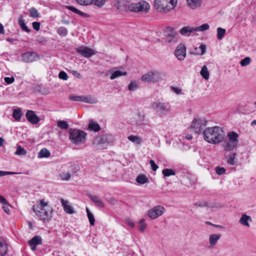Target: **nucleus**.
Wrapping results in <instances>:
<instances>
[{
	"label": "nucleus",
	"mask_w": 256,
	"mask_h": 256,
	"mask_svg": "<svg viewBox=\"0 0 256 256\" xmlns=\"http://www.w3.org/2000/svg\"><path fill=\"white\" fill-rule=\"evenodd\" d=\"M202 134L206 141L213 144L220 143L224 138L223 131L218 126L206 128Z\"/></svg>",
	"instance_id": "1"
},
{
	"label": "nucleus",
	"mask_w": 256,
	"mask_h": 256,
	"mask_svg": "<svg viewBox=\"0 0 256 256\" xmlns=\"http://www.w3.org/2000/svg\"><path fill=\"white\" fill-rule=\"evenodd\" d=\"M177 4V0H155L154 6L158 11L168 12L174 9Z\"/></svg>",
	"instance_id": "2"
},
{
	"label": "nucleus",
	"mask_w": 256,
	"mask_h": 256,
	"mask_svg": "<svg viewBox=\"0 0 256 256\" xmlns=\"http://www.w3.org/2000/svg\"><path fill=\"white\" fill-rule=\"evenodd\" d=\"M152 108L161 118L169 114L171 110L169 103L164 102L159 100L152 102Z\"/></svg>",
	"instance_id": "3"
},
{
	"label": "nucleus",
	"mask_w": 256,
	"mask_h": 256,
	"mask_svg": "<svg viewBox=\"0 0 256 256\" xmlns=\"http://www.w3.org/2000/svg\"><path fill=\"white\" fill-rule=\"evenodd\" d=\"M70 140L74 144H84L86 140V133L78 129L70 128L69 130Z\"/></svg>",
	"instance_id": "4"
},
{
	"label": "nucleus",
	"mask_w": 256,
	"mask_h": 256,
	"mask_svg": "<svg viewBox=\"0 0 256 256\" xmlns=\"http://www.w3.org/2000/svg\"><path fill=\"white\" fill-rule=\"evenodd\" d=\"M32 210L36 215L44 222L50 220L52 217V212L50 208H39V206H34Z\"/></svg>",
	"instance_id": "5"
},
{
	"label": "nucleus",
	"mask_w": 256,
	"mask_h": 256,
	"mask_svg": "<svg viewBox=\"0 0 256 256\" xmlns=\"http://www.w3.org/2000/svg\"><path fill=\"white\" fill-rule=\"evenodd\" d=\"M150 8L148 2L144 0L140 1L138 2L132 3L128 6V9L132 12H148Z\"/></svg>",
	"instance_id": "6"
},
{
	"label": "nucleus",
	"mask_w": 256,
	"mask_h": 256,
	"mask_svg": "<svg viewBox=\"0 0 256 256\" xmlns=\"http://www.w3.org/2000/svg\"><path fill=\"white\" fill-rule=\"evenodd\" d=\"M162 79V74L160 72H150L142 76V81L147 82H156Z\"/></svg>",
	"instance_id": "7"
},
{
	"label": "nucleus",
	"mask_w": 256,
	"mask_h": 256,
	"mask_svg": "<svg viewBox=\"0 0 256 256\" xmlns=\"http://www.w3.org/2000/svg\"><path fill=\"white\" fill-rule=\"evenodd\" d=\"M207 122L201 118H195L192 122L190 128L196 134L200 133L206 125Z\"/></svg>",
	"instance_id": "8"
},
{
	"label": "nucleus",
	"mask_w": 256,
	"mask_h": 256,
	"mask_svg": "<svg viewBox=\"0 0 256 256\" xmlns=\"http://www.w3.org/2000/svg\"><path fill=\"white\" fill-rule=\"evenodd\" d=\"M165 208L164 206L157 205L148 210L147 216L152 220H154L161 216Z\"/></svg>",
	"instance_id": "9"
},
{
	"label": "nucleus",
	"mask_w": 256,
	"mask_h": 256,
	"mask_svg": "<svg viewBox=\"0 0 256 256\" xmlns=\"http://www.w3.org/2000/svg\"><path fill=\"white\" fill-rule=\"evenodd\" d=\"M76 52L79 54L86 58H90L96 54L94 50L84 46L78 48L76 49Z\"/></svg>",
	"instance_id": "10"
},
{
	"label": "nucleus",
	"mask_w": 256,
	"mask_h": 256,
	"mask_svg": "<svg viewBox=\"0 0 256 256\" xmlns=\"http://www.w3.org/2000/svg\"><path fill=\"white\" fill-rule=\"evenodd\" d=\"M166 37V41L168 42H177V33L171 27H168L164 31Z\"/></svg>",
	"instance_id": "11"
},
{
	"label": "nucleus",
	"mask_w": 256,
	"mask_h": 256,
	"mask_svg": "<svg viewBox=\"0 0 256 256\" xmlns=\"http://www.w3.org/2000/svg\"><path fill=\"white\" fill-rule=\"evenodd\" d=\"M92 144L96 150H102L106 146L104 134L98 136L94 138Z\"/></svg>",
	"instance_id": "12"
},
{
	"label": "nucleus",
	"mask_w": 256,
	"mask_h": 256,
	"mask_svg": "<svg viewBox=\"0 0 256 256\" xmlns=\"http://www.w3.org/2000/svg\"><path fill=\"white\" fill-rule=\"evenodd\" d=\"M39 58V56L33 52H26L22 55V60L26 63L32 62L38 60Z\"/></svg>",
	"instance_id": "13"
},
{
	"label": "nucleus",
	"mask_w": 256,
	"mask_h": 256,
	"mask_svg": "<svg viewBox=\"0 0 256 256\" xmlns=\"http://www.w3.org/2000/svg\"><path fill=\"white\" fill-rule=\"evenodd\" d=\"M186 46L184 44H180L176 47L174 55L179 60H182L186 56Z\"/></svg>",
	"instance_id": "14"
},
{
	"label": "nucleus",
	"mask_w": 256,
	"mask_h": 256,
	"mask_svg": "<svg viewBox=\"0 0 256 256\" xmlns=\"http://www.w3.org/2000/svg\"><path fill=\"white\" fill-rule=\"evenodd\" d=\"M26 116L27 120L32 124H37L40 121V118L32 110H28Z\"/></svg>",
	"instance_id": "15"
},
{
	"label": "nucleus",
	"mask_w": 256,
	"mask_h": 256,
	"mask_svg": "<svg viewBox=\"0 0 256 256\" xmlns=\"http://www.w3.org/2000/svg\"><path fill=\"white\" fill-rule=\"evenodd\" d=\"M62 204L66 212L69 214L74 213V210L71 205L70 204L68 201L64 200L63 198L60 199Z\"/></svg>",
	"instance_id": "16"
},
{
	"label": "nucleus",
	"mask_w": 256,
	"mask_h": 256,
	"mask_svg": "<svg viewBox=\"0 0 256 256\" xmlns=\"http://www.w3.org/2000/svg\"><path fill=\"white\" fill-rule=\"evenodd\" d=\"M116 69V68L110 69L108 72L110 74H111V76H110V80H114L117 78L122 76L127 75L126 72H122L120 70H115Z\"/></svg>",
	"instance_id": "17"
},
{
	"label": "nucleus",
	"mask_w": 256,
	"mask_h": 256,
	"mask_svg": "<svg viewBox=\"0 0 256 256\" xmlns=\"http://www.w3.org/2000/svg\"><path fill=\"white\" fill-rule=\"evenodd\" d=\"M236 156L237 154L235 152L229 154L226 156V162L230 166L235 165L237 162Z\"/></svg>",
	"instance_id": "18"
},
{
	"label": "nucleus",
	"mask_w": 256,
	"mask_h": 256,
	"mask_svg": "<svg viewBox=\"0 0 256 256\" xmlns=\"http://www.w3.org/2000/svg\"><path fill=\"white\" fill-rule=\"evenodd\" d=\"M146 116L143 112H138L136 116V124L138 126H142L146 124Z\"/></svg>",
	"instance_id": "19"
},
{
	"label": "nucleus",
	"mask_w": 256,
	"mask_h": 256,
	"mask_svg": "<svg viewBox=\"0 0 256 256\" xmlns=\"http://www.w3.org/2000/svg\"><path fill=\"white\" fill-rule=\"evenodd\" d=\"M8 252V247L5 240L0 237V256H5Z\"/></svg>",
	"instance_id": "20"
},
{
	"label": "nucleus",
	"mask_w": 256,
	"mask_h": 256,
	"mask_svg": "<svg viewBox=\"0 0 256 256\" xmlns=\"http://www.w3.org/2000/svg\"><path fill=\"white\" fill-rule=\"evenodd\" d=\"M238 147V144L233 143L232 142H226L224 144V150L226 152H230Z\"/></svg>",
	"instance_id": "21"
},
{
	"label": "nucleus",
	"mask_w": 256,
	"mask_h": 256,
	"mask_svg": "<svg viewBox=\"0 0 256 256\" xmlns=\"http://www.w3.org/2000/svg\"><path fill=\"white\" fill-rule=\"evenodd\" d=\"M188 6L192 9H196L202 4L201 0H186Z\"/></svg>",
	"instance_id": "22"
},
{
	"label": "nucleus",
	"mask_w": 256,
	"mask_h": 256,
	"mask_svg": "<svg viewBox=\"0 0 256 256\" xmlns=\"http://www.w3.org/2000/svg\"><path fill=\"white\" fill-rule=\"evenodd\" d=\"M89 198L94 203L96 206L100 208L104 207V204L98 196H96L90 195Z\"/></svg>",
	"instance_id": "23"
},
{
	"label": "nucleus",
	"mask_w": 256,
	"mask_h": 256,
	"mask_svg": "<svg viewBox=\"0 0 256 256\" xmlns=\"http://www.w3.org/2000/svg\"><path fill=\"white\" fill-rule=\"evenodd\" d=\"M66 8L78 15L82 16L83 17L88 18L90 16L88 14L81 12L80 10H78L73 6H66Z\"/></svg>",
	"instance_id": "24"
},
{
	"label": "nucleus",
	"mask_w": 256,
	"mask_h": 256,
	"mask_svg": "<svg viewBox=\"0 0 256 256\" xmlns=\"http://www.w3.org/2000/svg\"><path fill=\"white\" fill-rule=\"evenodd\" d=\"M88 129L90 130L97 132L100 130V127L97 122L93 120H90L88 124Z\"/></svg>",
	"instance_id": "25"
},
{
	"label": "nucleus",
	"mask_w": 256,
	"mask_h": 256,
	"mask_svg": "<svg viewBox=\"0 0 256 256\" xmlns=\"http://www.w3.org/2000/svg\"><path fill=\"white\" fill-rule=\"evenodd\" d=\"M194 32V28L190 26H184L180 29V32L183 36H190L191 33Z\"/></svg>",
	"instance_id": "26"
},
{
	"label": "nucleus",
	"mask_w": 256,
	"mask_h": 256,
	"mask_svg": "<svg viewBox=\"0 0 256 256\" xmlns=\"http://www.w3.org/2000/svg\"><path fill=\"white\" fill-rule=\"evenodd\" d=\"M42 238L40 236H34L30 240L28 241V244L30 246L33 245H38L42 244Z\"/></svg>",
	"instance_id": "27"
},
{
	"label": "nucleus",
	"mask_w": 256,
	"mask_h": 256,
	"mask_svg": "<svg viewBox=\"0 0 256 256\" xmlns=\"http://www.w3.org/2000/svg\"><path fill=\"white\" fill-rule=\"evenodd\" d=\"M228 141L238 144V134L234 132H230L228 134Z\"/></svg>",
	"instance_id": "28"
},
{
	"label": "nucleus",
	"mask_w": 256,
	"mask_h": 256,
	"mask_svg": "<svg viewBox=\"0 0 256 256\" xmlns=\"http://www.w3.org/2000/svg\"><path fill=\"white\" fill-rule=\"evenodd\" d=\"M220 234H210L209 237V243L210 246H214L220 238Z\"/></svg>",
	"instance_id": "29"
},
{
	"label": "nucleus",
	"mask_w": 256,
	"mask_h": 256,
	"mask_svg": "<svg viewBox=\"0 0 256 256\" xmlns=\"http://www.w3.org/2000/svg\"><path fill=\"white\" fill-rule=\"evenodd\" d=\"M249 220H252L250 216H248L246 214H242L239 222L242 224L248 226L249 224L248 223V221Z\"/></svg>",
	"instance_id": "30"
},
{
	"label": "nucleus",
	"mask_w": 256,
	"mask_h": 256,
	"mask_svg": "<svg viewBox=\"0 0 256 256\" xmlns=\"http://www.w3.org/2000/svg\"><path fill=\"white\" fill-rule=\"evenodd\" d=\"M136 182L140 184H144L148 182V178L146 175L142 174L137 176Z\"/></svg>",
	"instance_id": "31"
},
{
	"label": "nucleus",
	"mask_w": 256,
	"mask_h": 256,
	"mask_svg": "<svg viewBox=\"0 0 256 256\" xmlns=\"http://www.w3.org/2000/svg\"><path fill=\"white\" fill-rule=\"evenodd\" d=\"M56 123L58 127L62 130H67L69 128V124L66 121L64 120H58Z\"/></svg>",
	"instance_id": "32"
},
{
	"label": "nucleus",
	"mask_w": 256,
	"mask_h": 256,
	"mask_svg": "<svg viewBox=\"0 0 256 256\" xmlns=\"http://www.w3.org/2000/svg\"><path fill=\"white\" fill-rule=\"evenodd\" d=\"M83 102L90 104H94L98 102V100L96 98L92 97L91 96H84Z\"/></svg>",
	"instance_id": "33"
},
{
	"label": "nucleus",
	"mask_w": 256,
	"mask_h": 256,
	"mask_svg": "<svg viewBox=\"0 0 256 256\" xmlns=\"http://www.w3.org/2000/svg\"><path fill=\"white\" fill-rule=\"evenodd\" d=\"M104 136L105 138L106 146L108 144H112L116 140L114 136L111 134H104Z\"/></svg>",
	"instance_id": "34"
},
{
	"label": "nucleus",
	"mask_w": 256,
	"mask_h": 256,
	"mask_svg": "<svg viewBox=\"0 0 256 256\" xmlns=\"http://www.w3.org/2000/svg\"><path fill=\"white\" fill-rule=\"evenodd\" d=\"M18 24L20 26L22 30L27 32H30V30L27 26H26L24 20L22 18V16H20L18 20Z\"/></svg>",
	"instance_id": "35"
},
{
	"label": "nucleus",
	"mask_w": 256,
	"mask_h": 256,
	"mask_svg": "<svg viewBox=\"0 0 256 256\" xmlns=\"http://www.w3.org/2000/svg\"><path fill=\"white\" fill-rule=\"evenodd\" d=\"M200 74L205 80H208L209 78L210 74L206 66H204L202 67Z\"/></svg>",
	"instance_id": "36"
},
{
	"label": "nucleus",
	"mask_w": 256,
	"mask_h": 256,
	"mask_svg": "<svg viewBox=\"0 0 256 256\" xmlns=\"http://www.w3.org/2000/svg\"><path fill=\"white\" fill-rule=\"evenodd\" d=\"M162 174L164 177H168L170 176H174L176 174V172L174 170L170 168H164L162 171Z\"/></svg>",
	"instance_id": "37"
},
{
	"label": "nucleus",
	"mask_w": 256,
	"mask_h": 256,
	"mask_svg": "<svg viewBox=\"0 0 256 256\" xmlns=\"http://www.w3.org/2000/svg\"><path fill=\"white\" fill-rule=\"evenodd\" d=\"M128 139L137 144H139L142 142V139L136 136L130 135L128 136Z\"/></svg>",
	"instance_id": "38"
},
{
	"label": "nucleus",
	"mask_w": 256,
	"mask_h": 256,
	"mask_svg": "<svg viewBox=\"0 0 256 256\" xmlns=\"http://www.w3.org/2000/svg\"><path fill=\"white\" fill-rule=\"evenodd\" d=\"M86 212L87 213V216L90 222V224L91 226H94L95 222V220L94 218V216L93 214L90 212L88 208H86Z\"/></svg>",
	"instance_id": "39"
},
{
	"label": "nucleus",
	"mask_w": 256,
	"mask_h": 256,
	"mask_svg": "<svg viewBox=\"0 0 256 256\" xmlns=\"http://www.w3.org/2000/svg\"><path fill=\"white\" fill-rule=\"evenodd\" d=\"M26 154V151L20 146H17L16 150L14 152L15 155L25 156Z\"/></svg>",
	"instance_id": "40"
},
{
	"label": "nucleus",
	"mask_w": 256,
	"mask_h": 256,
	"mask_svg": "<svg viewBox=\"0 0 256 256\" xmlns=\"http://www.w3.org/2000/svg\"><path fill=\"white\" fill-rule=\"evenodd\" d=\"M57 33L62 36H66L68 33V30L64 26H60L57 30Z\"/></svg>",
	"instance_id": "41"
},
{
	"label": "nucleus",
	"mask_w": 256,
	"mask_h": 256,
	"mask_svg": "<svg viewBox=\"0 0 256 256\" xmlns=\"http://www.w3.org/2000/svg\"><path fill=\"white\" fill-rule=\"evenodd\" d=\"M29 12L31 18H37L40 16V14L35 8L32 7L30 8Z\"/></svg>",
	"instance_id": "42"
},
{
	"label": "nucleus",
	"mask_w": 256,
	"mask_h": 256,
	"mask_svg": "<svg viewBox=\"0 0 256 256\" xmlns=\"http://www.w3.org/2000/svg\"><path fill=\"white\" fill-rule=\"evenodd\" d=\"M226 34V30L218 27L217 28V38L218 40H221L224 38Z\"/></svg>",
	"instance_id": "43"
},
{
	"label": "nucleus",
	"mask_w": 256,
	"mask_h": 256,
	"mask_svg": "<svg viewBox=\"0 0 256 256\" xmlns=\"http://www.w3.org/2000/svg\"><path fill=\"white\" fill-rule=\"evenodd\" d=\"M50 154V152L46 148H42L38 154V157L40 158H48Z\"/></svg>",
	"instance_id": "44"
},
{
	"label": "nucleus",
	"mask_w": 256,
	"mask_h": 256,
	"mask_svg": "<svg viewBox=\"0 0 256 256\" xmlns=\"http://www.w3.org/2000/svg\"><path fill=\"white\" fill-rule=\"evenodd\" d=\"M22 116V113L20 108L14 109L13 111L12 116L16 120H20Z\"/></svg>",
	"instance_id": "45"
},
{
	"label": "nucleus",
	"mask_w": 256,
	"mask_h": 256,
	"mask_svg": "<svg viewBox=\"0 0 256 256\" xmlns=\"http://www.w3.org/2000/svg\"><path fill=\"white\" fill-rule=\"evenodd\" d=\"M139 230L140 232L144 231L146 228V224H145V219L144 218H142L138 222Z\"/></svg>",
	"instance_id": "46"
},
{
	"label": "nucleus",
	"mask_w": 256,
	"mask_h": 256,
	"mask_svg": "<svg viewBox=\"0 0 256 256\" xmlns=\"http://www.w3.org/2000/svg\"><path fill=\"white\" fill-rule=\"evenodd\" d=\"M209 28H210V26L208 24H204L200 26L194 28V31H196V32H198V31L204 32L206 30H208L209 29Z\"/></svg>",
	"instance_id": "47"
},
{
	"label": "nucleus",
	"mask_w": 256,
	"mask_h": 256,
	"mask_svg": "<svg viewBox=\"0 0 256 256\" xmlns=\"http://www.w3.org/2000/svg\"><path fill=\"white\" fill-rule=\"evenodd\" d=\"M84 96L71 95L69 96V99L72 101L82 102Z\"/></svg>",
	"instance_id": "48"
},
{
	"label": "nucleus",
	"mask_w": 256,
	"mask_h": 256,
	"mask_svg": "<svg viewBox=\"0 0 256 256\" xmlns=\"http://www.w3.org/2000/svg\"><path fill=\"white\" fill-rule=\"evenodd\" d=\"M138 82L132 81L128 85V90L130 91H134L138 88Z\"/></svg>",
	"instance_id": "49"
},
{
	"label": "nucleus",
	"mask_w": 256,
	"mask_h": 256,
	"mask_svg": "<svg viewBox=\"0 0 256 256\" xmlns=\"http://www.w3.org/2000/svg\"><path fill=\"white\" fill-rule=\"evenodd\" d=\"M92 4L98 7H102L106 3V0H92Z\"/></svg>",
	"instance_id": "50"
},
{
	"label": "nucleus",
	"mask_w": 256,
	"mask_h": 256,
	"mask_svg": "<svg viewBox=\"0 0 256 256\" xmlns=\"http://www.w3.org/2000/svg\"><path fill=\"white\" fill-rule=\"evenodd\" d=\"M250 62V57H246L240 61V64L242 66H245L248 65Z\"/></svg>",
	"instance_id": "51"
},
{
	"label": "nucleus",
	"mask_w": 256,
	"mask_h": 256,
	"mask_svg": "<svg viewBox=\"0 0 256 256\" xmlns=\"http://www.w3.org/2000/svg\"><path fill=\"white\" fill-rule=\"evenodd\" d=\"M78 4L82 6H88L92 2V0H76Z\"/></svg>",
	"instance_id": "52"
},
{
	"label": "nucleus",
	"mask_w": 256,
	"mask_h": 256,
	"mask_svg": "<svg viewBox=\"0 0 256 256\" xmlns=\"http://www.w3.org/2000/svg\"><path fill=\"white\" fill-rule=\"evenodd\" d=\"M226 170L223 167L217 166L216 168V172L218 175H222L226 173Z\"/></svg>",
	"instance_id": "53"
},
{
	"label": "nucleus",
	"mask_w": 256,
	"mask_h": 256,
	"mask_svg": "<svg viewBox=\"0 0 256 256\" xmlns=\"http://www.w3.org/2000/svg\"><path fill=\"white\" fill-rule=\"evenodd\" d=\"M194 206L198 207H211L206 202H198L194 204Z\"/></svg>",
	"instance_id": "54"
},
{
	"label": "nucleus",
	"mask_w": 256,
	"mask_h": 256,
	"mask_svg": "<svg viewBox=\"0 0 256 256\" xmlns=\"http://www.w3.org/2000/svg\"><path fill=\"white\" fill-rule=\"evenodd\" d=\"M58 77L60 79L64 80H67L68 78L66 73L64 71H61L59 72Z\"/></svg>",
	"instance_id": "55"
},
{
	"label": "nucleus",
	"mask_w": 256,
	"mask_h": 256,
	"mask_svg": "<svg viewBox=\"0 0 256 256\" xmlns=\"http://www.w3.org/2000/svg\"><path fill=\"white\" fill-rule=\"evenodd\" d=\"M149 162L151 166L152 170L154 171H156L158 168V166L156 164L154 161L152 160H150Z\"/></svg>",
	"instance_id": "56"
},
{
	"label": "nucleus",
	"mask_w": 256,
	"mask_h": 256,
	"mask_svg": "<svg viewBox=\"0 0 256 256\" xmlns=\"http://www.w3.org/2000/svg\"><path fill=\"white\" fill-rule=\"evenodd\" d=\"M32 28L36 31H38L40 29V23L38 22H33L32 24Z\"/></svg>",
	"instance_id": "57"
},
{
	"label": "nucleus",
	"mask_w": 256,
	"mask_h": 256,
	"mask_svg": "<svg viewBox=\"0 0 256 256\" xmlns=\"http://www.w3.org/2000/svg\"><path fill=\"white\" fill-rule=\"evenodd\" d=\"M5 82L8 84H12L14 80V78L13 76L12 77H5L4 78Z\"/></svg>",
	"instance_id": "58"
},
{
	"label": "nucleus",
	"mask_w": 256,
	"mask_h": 256,
	"mask_svg": "<svg viewBox=\"0 0 256 256\" xmlns=\"http://www.w3.org/2000/svg\"><path fill=\"white\" fill-rule=\"evenodd\" d=\"M40 208H50L48 206V202H45L43 199L40 200Z\"/></svg>",
	"instance_id": "59"
},
{
	"label": "nucleus",
	"mask_w": 256,
	"mask_h": 256,
	"mask_svg": "<svg viewBox=\"0 0 256 256\" xmlns=\"http://www.w3.org/2000/svg\"><path fill=\"white\" fill-rule=\"evenodd\" d=\"M126 224L131 228H134V224L132 220L129 218H126Z\"/></svg>",
	"instance_id": "60"
},
{
	"label": "nucleus",
	"mask_w": 256,
	"mask_h": 256,
	"mask_svg": "<svg viewBox=\"0 0 256 256\" xmlns=\"http://www.w3.org/2000/svg\"><path fill=\"white\" fill-rule=\"evenodd\" d=\"M200 48L201 50L200 55H203L204 54L206 51V45L202 44L200 46Z\"/></svg>",
	"instance_id": "61"
},
{
	"label": "nucleus",
	"mask_w": 256,
	"mask_h": 256,
	"mask_svg": "<svg viewBox=\"0 0 256 256\" xmlns=\"http://www.w3.org/2000/svg\"><path fill=\"white\" fill-rule=\"evenodd\" d=\"M172 89L176 94H179L181 92V89L179 88L172 86Z\"/></svg>",
	"instance_id": "62"
},
{
	"label": "nucleus",
	"mask_w": 256,
	"mask_h": 256,
	"mask_svg": "<svg viewBox=\"0 0 256 256\" xmlns=\"http://www.w3.org/2000/svg\"><path fill=\"white\" fill-rule=\"evenodd\" d=\"M70 178V174L69 172H67L66 174H65L64 176L62 177V180H68Z\"/></svg>",
	"instance_id": "63"
},
{
	"label": "nucleus",
	"mask_w": 256,
	"mask_h": 256,
	"mask_svg": "<svg viewBox=\"0 0 256 256\" xmlns=\"http://www.w3.org/2000/svg\"><path fill=\"white\" fill-rule=\"evenodd\" d=\"M72 73L73 74V75L76 77H77L78 78L80 79L82 78V76L80 75V74L78 72L76 71H75V70H73L72 72Z\"/></svg>",
	"instance_id": "64"
}]
</instances>
